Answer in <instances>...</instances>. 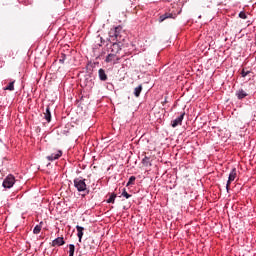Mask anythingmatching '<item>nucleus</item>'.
Segmentation results:
<instances>
[{
    "label": "nucleus",
    "instance_id": "f257e3e1",
    "mask_svg": "<svg viewBox=\"0 0 256 256\" xmlns=\"http://www.w3.org/2000/svg\"><path fill=\"white\" fill-rule=\"evenodd\" d=\"M109 39L110 41H118L123 42L125 41V32H123V27L121 26H115L110 29L109 33Z\"/></svg>",
    "mask_w": 256,
    "mask_h": 256
},
{
    "label": "nucleus",
    "instance_id": "f03ea898",
    "mask_svg": "<svg viewBox=\"0 0 256 256\" xmlns=\"http://www.w3.org/2000/svg\"><path fill=\"white\" fill-rule=\"evenodd\" d=\"M93 73H87L83 76V78H80V85L83 89H86V91H91L93 87H95V81H93Z\"/></svg>",
    "mask_w": 256,
    "mask_h": 256
},
{
    "label": "nucleus",
    "instance_id": "7ed1b4c3",
    "mask_svg": "<svg viewBox=\"0 0 256 256\" xmlns=\"http://www.w3.org/2000/svg\"><path fill=\"white\" fill-rule=\"evenodd\" d=\"M85 178L79 177L74 179V187L77 189L78 193L86 192V195H89L90 191L87 188V183H85Z\"/></svg>",
    "mask_w": 256,
    "mask_h": 256
},
{
    "label": "nucleus",
    "instance_id": "20e7f679",
    "mask_svg": "<svg viewBox=\"0 0 256 256\" xmlns=\"http://www.w3.org/2000/svg\"><path fill=\"white\" fill-rule=\"evenodd\" d=\"M123 49V42L114 41L108 48L109 53H113L114 55H119Z\"/></svg>",
    "mask_w": 256,
    "mask_h": 256
},
{
    "label": "nucleus",
    "instance_id": "39448f33",
    "mask_svg": "<svg viewBox=\"0 0 256 256\" xmlns=\"http://www.w3.org/2000/svg\"><path fill=\"white\" fill-rule=\"evenodd\" d=\"M15 185V176L13 175H8L3 183L2 186L4 187V189H11V187H13Z\"/></svg>",
    "mask_w": 256,
    "mask_h": 256
},
{
    "label": "nucleus",
    "instance_id": "423d86ee",
    "mask_svg": "<svg viewBox=\"0 0 256 256\" xmlns=\"http://www.w3.org/2000/svg\"><path fill=\"white\" fill-rule=\"evenodd\" d=\"M119 61H121V57L113 54V52H110L105 58V63H113V65H116Z\"/></svg>",
    "mask_w": 256,
    "mask_h": 256
},
{
    "label": "nucleus",
    "instance_id": "0eeeda50",
    "mask_svg": "<svg viewBox=\"0 0 256 256\" xmlns=\"http://www.w3.org/2000/svg\"><path fill=\"white\" fill-rule=\"evenodd\" d=\"M183 119H185V112H182L176 119L171 121V127L175 129V127H179V125H183Z\"/></svg>",
    "mask_w": 256,
    "mask_h": 256
},
{
    "label": "nucleus",
    "instance_id": "6e6552de",
    "mask_svg": "<svg viewBox=\"0 0 256 256\" xmlns=\"http://www.w3.org/2000/svg\"><path fill=\"white\" fill-rule=\"evenodd\" d=\"M51 245L52 247H63L65 245V238L57 237L52 241Z\"/></svg>",
    "mask_w": 256,
    "mask_h": 256
},
{
    "label": "nucleus",
    "instance_id": "1a4fd4ad",
    "mask_svg": "<svg viewBox=\"0 0 256 256\" xmlns=\"http://www.w3.org/2000/svg\"><path fill=\"white\" fill-rule=\"evenodd\" d=\"M63 155V151L58 150L56 153H52L51 155L47 156L46 159L48 161H57V159L61 158Z\"/></svg>",
    "mask_w": 256,
    "mask_h": 256
},
{
    "label": "nucleus",
    "instance_id": "9d476101",
    "mask_svg": "<svg viewBox=\"0 0 256 256\" xmlns=\"http://www.w3.org/2000/svg\"><path fill=\"white\" fill-rule=\"evenodd\" d=\"M235 95H236V97H237V99H238L239 101H243V99H245V97H248V96H249V94H248L247 92H245V90H243L242 88H240L239 90H237V91L235 92Z\"/></svg>",
    "mask_w": 256,
    "mask_h": 256
},
{
    "label": "nucleus",
    "instance_id": "9b49d317",
    "mask_svg": "<svg viewBox=\"0 0 256 256\" xmlns=\"http://www.w3.org/2000/svg\"><path fill=\"white\" fill-rule=\"evenodd\" d=\"M177 17L176 15L174 16L173 13L166 12L159 17V23H163L166 19H175Z\"/></svg>",
    "mask_w": 256,
    "mask_h": 256
},
{
    "label": "nucleus",
    "instance_id": "f8f14e48",
    "mask_svg": "<svg viewBox=\"0 0 256 256\" xmlns=\"http://www.w3.org/2000/svg\"><path fill=\"white\" fill-rule=\"evenodd\" d=\"M76 230H77L78 241H79V243H82V241H83V235H84L83 232L85 231V228L82 227V226L77 225V226H76Z\"/></svg>",
    "mask_w": 256,
    "mask_h": 256
},
{
    "label": "nucleus",
    "instance_id": "ddd939ff",
    "mask_svg": "<svg viewBox=\"0 0 256 256\" xmlns=\"http://www.w3.org/2000/svg\"><path fill=\"white\" fill-rule=\"evenodd\" d=\"M98 77L100 81H107V79H109V77L107 76V73L105 72V69L103 68H100L98 70Z\"/></svg>",
    "mask_w": 256,
    "mask_h": 256
},
{
    "label": "nucleus",
    "instance_id": "4468645a",
    "mask_svg": "<svg viewBox=\"0 0 256 256\" xmlns=\"http://www.w3.org/2000/svg\"><path fill=\"white\" fill-rule=\"evenodd\" d=\"M3 91H15V80L10 81L8 85L3 88Z\"/></svg>",
    "mask_w": 256,
    "mask_h": 256
},
{
    "label": "nucleus",
    "instance_id": "2eb2a0df",
    "mask_svg": "<svg viewBox=\"0 0 256 256\" xmlns=\"http://www.w3.org/2000/svg\"><path fill=\"white\" fill-rule=\"evenodd\" d=\"M44 119L47 121V123H51V108H49V106H47L44 113Z\"/></svg>",
    "mask_w": 256,
    "mask_h": 256
},
{
    "label": "nucleus",
    "instance_id": "dca6fc26",
    "mask_svg": "<svg viewBox=\"0 0 256 256\" xmlns=\"http://www.w3.org/2000/svg\"><path fill=\"white\" fill-rule=\"evenodd\" d=\"M117 199V194L115 192L110 193L108 199L106 200V203H112L115 204V200Z\"/></svg>",
    "mask_w": 256,
    "mask_h": 256
},
{
    "label": "nucleus",
    "instance_id": "f3484780",
    "mask_svg": "<svg viewBox=\"0 0 256 256\" xmlns=\"http://www.w3.org/2000/svg\"><path fill=\"white\" fill-rule=\"evenodd\" d=\"M236 177H237V168H233L229 173L228 179H230V181H235Z\"/></svg>",
    "mask_w": 256,
    "mask_h": 256
},
{
    "label": "nucleus",
    "instance_id": "a211bd4d",
    "mask_svg": "<svg viewBox=\"0 0 256 256\" xmlns=\"http://www.w3.org/2000/svg\"><path fill=\"white\" fill-rule=\"evenodd\" d=\"M143 91V85H138L135 89H134V96L135 97H141V92Z\"/></svg>",
    "mask_w": 256,
    "mask_h": 256
},
{
    "label": "nucleus",
    "instance_id": "6ab92c4d",
    "mask_svg": "<svg viewBox=\"0 0 256 256\" xmlns=\"http://www.w3.org/2000/svg\"><path fill=\"white\" fill-rule=\"evenodd\" d=\"M43 228V221L36 225L33 229L34 235H39L41 233V229Z\"/></svg>",
    "mask_w": 256,
    "mask_h": 256
},
{
    "label": "nucleus",
    "instance_id": "aec40b11",
    "mask_svg": "<svg viewBox=\"0 0 256 256\" xmlns=\"http://www.w3.org/2000/svg\"><path fill=\"white\" fill-rule=\"evenodd\" d=\"M120 197H124V199H131L132 195L127 192V189L122 188Z\"/></svg>",
    "mask_w": 256,
    "mask_h": 256
},
{
    "label": "nucleus",
    "instance_id": "412c9836",
    "mask_svg": "<svg viewBox=\"0 0 256 256\" xmlns=\"http://www.w3.org/2000/svg\"><path fill=\"white\" fill-rule=\"evenodd\" d=\"M136 179H137V177L130 176L129 179H128V182L126 184V187H131V185H135Z\"/></svg>",
    "mask_w": 256,
    "mask_h": 256
},
{
    "label": "nucleus",
    "instance_id": "4be33fe9",
    "mask_svg": "<svg viewBox=\"0 0 256 256\" xmlns=\"http://www.w3.org/2000/svg\"><path fill=\"white\" fill-rule=\"evenodd\" d=\"M68 247H69V251H68L69 256H75V244H69Z\"/></svg>",
    "mask_w": 256,
    "mask_h": 256
},
{
    "label": "nucleus",
    "instance_id": "5701e85b",
    "mask_svg": "<svg viewBox=\"0 0 256 256\" xmlns=\"http://www.w3.org/2000/svg\"><path fill=\"white\" fill-rule=\"evenodd\" d=\"M66 59H67V54L61 53V54H60L59 63H61V64L65 63V60H66Z\"/></svg>",
    "mask_w": 256,
    "mask_h": 256
},
{
    "label": "nucleus",
    "instance_id": "b1692460",
    "mask_svg": "<svg viewBox=\"0 0 256 256\" xmlns=\"http://www.w3.org/2000/svg\"><path fill=\"white\" fill-rule=\"evenodd\" d=\"M238 17H240V19H247V13H245V11H241L238 14Z\"/></svg>",
    "mask_w": 256,
    "mask_h": 256
},
{
    "label": "nucleus",
    "instance_id": "393cba45",
    "mask_svg": "<svg viewBox=\"0 0 256 256\" xmlns=\"http://www.w3.org/2000/svg\"><path fill=\"white\" fill-rule=\"evenodd\" d=\"M231 183H233V180L228 178L227 183H226V191H227V193H229V187H230Z\"/></svg>",
    "mask_w": 256,
    "mask_h": 256
},
{
    "label": "nucleus",
    "instance_id": "a878e982",
    "mask_svg": "<svg viewBox=\"0 0 256 256\" xmlns=\"http://www.w3.org/2000/svg\"><path fill=\"white\" fill-rule=\"evenodd\" d=\"M251 73V71H245V69H243L242 71H241V77H247V75H249Z\"/></svg>",
    "mask_w": 256,
    "mask_h": 256
},
{
    "label": "nucleus",
    "instance_id": "bb28decb",
    "mask_svg": "<svg viewBox=\"0 0 256 256\" xmlns=\"http://www.w3.org/2000/svg\"><path fill=\"white\" fill-rule=\"evenodd\" d=\"M142 164L143 165H149V157L145 156L143 159H142Z\"/></svg>",
    "mask_w": 256,
    "mask_h": 256
},
{
    "label": "nucleus",
    "instance_id": "cd10ccee",
    "mask_svg": "<svg viewBox=\"0 0 256 256\" xmlns=\"http://www.w3.org/2000/svg\"><path fill=\"white\" fill-rule=\"evenodd\" d=\"M167 99H168V97L165 96L164 101L162 102V105H167V103H169V101Z\"/></svg>",
    "mask_w": 256,
    "mask_h": 256
},
{
    "label": "nucleus",
    "instance_id": "c85d7f7f",
    "mask_svg": "<svg viewBox=\"0 0 256 256\" xmlns=\"http://www.w3.org/2000/svg\"><path fill=\"white\" fill-rule=\"evenodd\" d=\"M179 3H180L181 5H185V3H187V0H179Z\"/></svg>",
    "mask_w": 256,
    "mask_h": 256
},
{
    "label": "nucleus",
    "instance_id": "c756f323",
    "mask_svg": "<svg viewBox=\"0 0 256 256\" xmlns=\"http://www.w3.org/2000/svg\"><path fill=\"white\" fill-rule=\"evenodd\" d=\"M2 83H3V85H5V83H7V80H4Z\"/></svg>",
    "mask_w": 256,
    "mask_h": 256
},
{
    "label": "nucleus",
    "instance_id": "7c9ffc66",
    "mask_svg": "<svg viewBox=\"0 0 256 256\" xmlns=\"http://www.w3.org/2000/svg\"><path fill=\"white\" fill-rule=\"evenodd\" d=\"M254 40H255V43H256V32H255Z\"/></svg>",
    "mask_w": 256,
    "mask_h": 256
},
{
    "label": "nucleus",
    "instance_id": "2f4dec72",
    "mask_svg": "<svg viewBox=\"0 0 256 256\" xmlns=\"http://www.w3.org/2000/svg\"><path fill=\"white\" fill-rule=\"evenodd\" d=\"M123 209L126 210V209H127V206H123Z\"/></svg>",
    "mask_w": 256,
    "mask_h": 256
}]
</instances>
